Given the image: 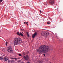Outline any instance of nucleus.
<instances>
[{
  "label": "nucleus",
  "mask_w": 63,
  "mask_h": 63,
  "mask_svg": "<svg viewBox=\"0 0 63 63\" xmlns=\"http://www.w3.org/2000/svg\"><path fill=\"white\" fill-rule=\"evenodd\" d=\"M26 34H27V35L28 36V37H29V34H28V32H27Z\"/></svg>",
  "instance_id": "nucleus-13"
},
{
  "label": "nucleus",
  "mask_w": 63,
  "mask_h": 63,
  "mask_svg": "<svg viewBox=\"0 0 63 63\" xmlns=\"http://www.w3.org/2000/svg\"><path fill=\"white\" fill-rule=\"evenodd\" d=\"M17 34L18 35H19V36H23V34L21 32L19 33V32H17Z\"/></svg>",
  "instance_id": "nucleus-8"
},
{
  "label": "nucleus",
  "mask_w": 63,
  "mask_h": 63,
  "mask_svg": "<svg viewBox=\"0 0 63 63\" xmlns=\"http://www.w3.org/2000/svg\"><path fill=\"white\" fill-rule=\"evenodd\" d=\"M38 35V34L37 33L35 32L34 33V34L32 35V38H34V37H35L37 35Z\"/></svg>",
  "instance_id": "nucleus-7"
},
{
  "label": "nucleus",
  "mask_w": 63,
  "mask_h": 63,
  "mask_svg": "<svg viewBox=\"0 0 63 63\" xmlns=\"http://www.w3.org/2000/svg\"><path fill=\"white\" fill-rule=\"evenodd\" d=\"M56 37H57V38H58V36H57V35L56 36Z\"/></svg>",
  "instance_id": "nucleus-24"
},
{
  "label": "nucleus",
  "mask_w": 63,
  "mask_h": 63,
  "mask_svg": "<svg viewBox=\"0 0 63 63\" xmlns=\"http://www.w3.org/2000/svg\"><path fill=\"white\" fill-rule=\"evenodd\" d=\"M49 50V47L44 45L41 46L39 47V49H37V51L39 52V54H42L43 53H46Z\"/></svg>",
  "instance_id": "nucleus-1"
},
{
  "label": "nucleus",
  "mask_w": 63,
  "mask_h": 63,
  "mask_svg": "<svg viewBox=\"0 0 63 63\" xmlns=\"http://www.w3.org/2000/svg\"><path fill=\"white\" fill-rule=\"evenodd\" d=\"M49 3L51 5H53L54 4V0H49Z\"/></svg>",
  "instance_id": "nucleus-5"
},
{
  "label": "nucleus",
  "mask_w": 63,
  "mask_h": 63,
  "mask_svg": "<svg viewBox=\"0 0 63 63\" xmlns=\"http://www.w3.org/2000/svg\"><path fill=\"white\" fill-rule=\"evenodd\" d=\"M21 63H24V62H22Z\"/></svg>",
  "instance_id": "nucleus-25"
},
{
  "label": "nucleus",
  "mask_w": 63,
  "mask_h": 63,
  "mask_svg": "<svg viewBox=\"0 0 63 63\" xmlns=\"http://www.w3.org/2000/svg\"><path fill=\"white\" fill-rule=\"evenodd\" d=\"M25 23H26L25 22H24V24H25Z\"/></svg>",
  "instance_id": "nucleus-26"
},
{
  "label": "nucleus",
  "mask_w": 63,
  "mask_h": 63,
  "mask_svg": "<svg viewBox=\"0 0 63 63\" xmlns=\"http://www.w3.org/2000/svg\"><path fill=\"white\" fill-rule=\"evenodd\" d=\"M43 55H44V56H45V54H43Z\"/></svg>",
  "instance_id": "nucleus-22"
},
{
  "label": "nucleus",
  "mask_w": 63,
  "mask_h": 63,
  "mask_svg": "<svg viewBox=\"0 0 63 63\" xmlns=\"http://www.w3.org/2000/svg\"><path fill=\"white\" fill-rule=\"evenodd\" d=\"M48 34H49V33H48V32H43L41 33L42 35L45 36L46 37L48 35Z\"/></svg>",
  "instance_id": "nucleus-4"
},
{
  "label": "nucleus",
  "mask_w": 63,
  "mask_h": 63,
  "mask_svg": "<svg viewBox=\"0 0 63 63\" xmlns=\"http://www.w3.org/2000/svg\"><path fill=\"white\" fill-rule=\"evenodd\" d=\"M8 63H10V60H8Z\"/></svg>",
  "instance_id": "nucleus-17"
},
{
  "label": "nucleus",
  "mask_w": 63,
  "mask_h": 63,
  "mask_svg": "<svg viewBox=\"0 0 63 63\" xmlns=\"http://www.w3.org/2000/svg\"><path fill=\"white\" fill-rule=\"evenodd\" d=\"M7 44H8V42H6V46H7Z\"/></svg>",
  "instance_id": "nucleus-20"
},
{
  "label": "nucleus",
  "mask_w": 63,
  "mask_h": 63,
  "mask_svg": "<svg viewBox=\"0 0 63 63\" xmlns=\"http://www.w3.org/2000/svg\"><path fill=\"white\" fill-rule=\"evenodd\" d=\"M26 23V24H27V25H28V22H27Z\"/></svg>",
  "instance_id": "nucleus-15"
},
{
  "label": "nucleus",
  "mask_w": 63,
  "mask_h": 63,
  "mask_svg": "<svg viewBox=\"0 0 63 63\" xmlns=\"http://www.w3.org/2000/svg\"><path fill=\"white\" fill-rule=\"evenodd\" d=\"M15 62L14 60H12L10 61V62L11 63H14Z\"/></svg>",
  "instance_id": "nucleus-11"
},
{
  "label": "nucleus",
  "mask_w": 63,
  "mask_h": 63,
  "mask_svg": "<svg viewBox=\"0 0 63 63\" xmlns=\"http://www.w3.org/2000/svg\"><path fill=\"white\" fill-rule=\"evenodd\" d=\"M47 24H49V22H48L47 23Z\"/></svg>",
  "instance_id": "nucleus-21"
},
{
  "label": "nucleus",
  "mask_w": 63,
  "mask_h": 63,
  "mask_svg": "<svg viewBox=\"0 0 63 63\" xmlns=\"http://www.w3.org/2000/svg\"><path fill=\"white\" fill-rule=\"evenodd\" d=\"M39 11H40V13H41V11L40 10Z\"/></svg>",
  "instance_id": "nucleus-23"
},
{
  "label": "nucleus",
  "mask_w": 63,
  "mask_h": 63,
  "mask_svg": "<svg viewBox=\"0 0 63 63\" xmlns=\"http://www.w3.org/2000/svg\"><path fill=\"white\" fill-rule=\"evenodd\" d=\"M45 62H47V61H45Z\"/></svg>",
  "instance_id": "nucleus-27"
},
{
  "label": "nucleus",
  "mask_w": 63,
  "mask_h": 63,
  "mask_svg": "<svg viewBox=\"0 0 63 63\" xmlns=\"http://www.w3.org/2000/svg\"><path fill=\"white\" fill-rule=\"evenodd\" d=\"M3 60H4V61H7V60H8V59L7 58L4 57L3 58Z\"/></svg>",
  "instance_id": "nucleus-9"
},
{
  "label": "nucleus",
  "mask_w": 63,
  "mask_h": 63,
  "mask_svg": "<svg viewBox=\"0 0 63 63\" xmlns=\"http://www.w3.org/2000/svg\"><path fill=\"white\" fill-rule=\"evenodd\" d=\"M38 62V63H42V62H43V61H37Z\"/></svg>",
  "instance_id": "nucleus-12"
},
{
  "label": "nucleus",
  "mask_w": 63,
  "mask_h": 63,
  "mask_svg": "<svg viewBox=\"0 0 63 63\" xmlns=\"http://www.w3.org/2000/svg\"><path fill=\"white\" fill-rule=\"evenodd\" d=\"M21 44V39L20 37L16 38L14 40V44L15 45H20Z\"/></svg>",
  "instance_id": "nucleus-2"
},
{
  "label": "nucleus",
  "mask_w": 63,
  "mask_h": 63,
  "mask_svg": "<svg viewBox=\"0 0 63 63\" xmlns=\"http://www.w3.org/2000/svg\"><path fill=\"white\" fill-rule=\"evenodd\" d=\"M10 59H15V60H17V59H18V58H10Z\"/></svg>",
  "instance_id": "nucleus-10"
},
{
  "label": "nucleus",
  "mask_w": 63,
  "mask_h": 63,
  "mask_svg": "<svg viewBox=\"0 0 63 63\" xmlns=\"http://www.w3.org/2000/svg\"><path fill=\"white\" fill-rule=\"evenodd\" d=\"M0 60H3V58L1 57H0Z\"/></svg>",
  "instance_id": "nucleus-14"
},
{
  "label": "nucleus",
  "mask_w": 63,
  "mask_h": 63,
  "mask_svg": "<svg viewBox=\"0 0 63 63\" xmlns=\"http://www.w3.org/2000/svg\"><path fill=\"white\" fill-rule=\"evenodd\" d=\"M7 50L9 53H13V49L11 46H9L7 48Z\"/></svg>",
  "instance_id": "nucleus-3"
},
{
  "label": "nucleus",
  "mask_w": 63,
  "mask_h": 63,
  "mask_svg": "<svg viewBox=\"0 0 63 63\" xmlns=\"http://www.w3.org/2000/svg\"><path fill=\"white\" fill-rule=\"evenodd\" d=\"M3 0H0V2H2V1Z\"/></svg>",
  "instance_id": "nucleus-18"
},
{
  "label": "nucleus",
  "mask_w": 63,
  "mask_h": 63,
  "mask_svg": "<svg viewBox=\"0 0 63 63\" xmlns=\"http://www.w3.org/2000/svg\"><path fill=\"white\" fill-rule=\"evenodd\" d=\"M0 33H1V31H0Z\"/></svg>",
  "instance_id": "nucleus-28"
},
{
  "label": "nucleus",
  "mask_w": 63,
  "mask_h": 63,
  "mask_svg": "<svg viewBox=\"0 0 63 63\" xmlns=\"http://www.w3.org/2000/svg\"><path fill=\"white\" fill-rule=\"evenodd\" d=\"M21 31H23L24 30V29H21Z\"/></svg>",
  "instance_id": "nucleus-19"
},
{
  "label": "nucleus",
  "mask_w": 63,
  "mask_h": 63,
  "mask_svg": "<svg viewBox=\"0 0 63 63\" xmlns=\"http://www.w3.org/2000/svg\"><path fill=\"white\" fill-rule=\"evenodd\" d=\"M18 55L19 56H21V54H18Z\"/></svg>",
  "instance_id": "nucleus-16"
},
{
  "label": "nucleus",
  "mask_w": 63,
  "mask_h": 63,
  "mask_svg": "<svg viewBox=\"0 0 63 63\" xmlns=\"http://www.w3.org/2000/svg\"><path fill=\"white\" fill-rule=\"evenodd\" d=\"M23 58H24V59L25 60H28V59H29V57L28 55H27L26 56H24Z\"/></svg>",
  "instance_id": "nucleus-6"
}]
</instances>
